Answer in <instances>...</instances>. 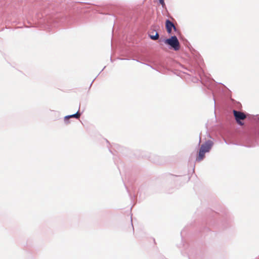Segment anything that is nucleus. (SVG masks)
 Returning a JSON list of instances; mask_svg holds the SVG:
<instances>
[{
  "mask_svg": "<svg viewBox=\"0 0 259 259\" xmlns=\"http://www.w3.org/2000/svg\"><path fill=\"white\" fill-rule=\"evenodd\" d=\"M213 145V142L210 140H208L204 144H202L200 149H202V150L205 153L208 152L211 149Z\"/></svg>",
  "mask_w": 259,
  "mask_h": 259,
  "instance_id": "3",
  "label": "nucleus"
},
{
  "mask_svg": "<svg viewBox=\"0 0 259 259\" xmlns=\"http://www.w3.org/2000/svg\"><path fill=\"white\" fill-rule=\"evenodd\" d=\"M160 4L162 5V7L165 6V3L164 0H159Z\"/></svg>",
  "mask_w": 259,
  "mask_h": 259,
  "instance_id": "8",
  "label": "nucleus"
},
{
  "mask_svg": "<svg viewBox=\"0 0 259 259\" xmlns=\"http://www.w3.org/2000/svg\"><path fill=\"white\" fill-rule=\"evenodd\" d=\"M165 27L167 33L169 34L171 33L172 28H174L175 30L176 29L174 23L169 20H166L165 21Z\"/></svg>",
  "mask_w": 259,
  "mask_h": 259,
  "instance_id": "4",
  "label": "nucleus"
},
{
  "mask_svg": "<svg viewBox=\"0 0 259 259\" xmlns=\"http://www.w3.org/2000/svg\"><path fill=\"white\" fill-rule=\"evenodd\" d=\"M164 42L166 45L170 46L175 51H178L180 49V43L176 36H171L170 38L164 40Z\"/></svg>",
  "mask_w": 259,
  "mask_h": 259,
  "instance_id": "1",
  "label": "nucleus"
},
{
  "mask_svg": "<svg viewBox=\"0 0 259 259\" xmlns=\"http://www.w3.org/2000/svg\"><path fill=\"white\" fill-rule=\"evenodd\" d=\"M149 37L152 40H157L159 38V34L158 32H156L155 34H149Z\"/></svg>",
  "mask_w": 259,
  "mask_h": 259,
  "instance_id": "7",
  "label": "nucleus"
},
{
  "mask_svg": "<svg viewBox=\"0 0 259 259\" xmlns=\"http://www.w3.org/2000/svg\"><path fill=\"white\" fill-rule=\"evenodd\" d=\"M80 116V113H79V112H77L75 114L65 116L64 119H65V120H66L68 119L69 118H72V117H74L76 118H79Z\"/></svg>",
  "mask_w": 259,
  "mask_h": 259,
  "instance_id": "6",
  "label": "nucleus"
},
{
  "mask_svg": "<svg viewBox=\"0 0 259 259\" xmlns=\"http://www.w3.org/2000/svg\"><path fill=\"white\" fill-rule=\"evenodd\" d=\"M205 153L202 150V149H199L198 156L196 157V160L198 161H201L205 157Z\"/></svg>",
  "mask_w": 259,
  "mask_h": 259,
  "instance_id": "5",
  "label": "nucleus"
},
{
  "mask_svg": "<svg viewBox=\"0 0 259 259\" xmlns=\"http://www.w3.org/2000/svg\"><path fill=\"white\" fill-rule=\"evenodd\" d=\"M233 113L236 122L240 125H243L244 124L243 120L246 118V114L242 112L235 110H233Z\"/></svg>",
  "mask_w": 259,
  "mask_h": 259,
  "instance_id": "2",
  "label": "nucleus"
}]
</instances>
